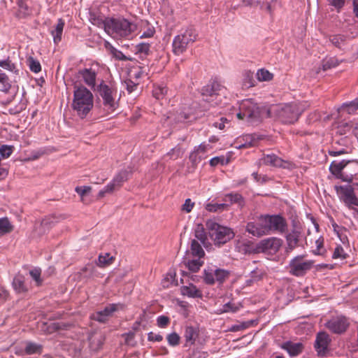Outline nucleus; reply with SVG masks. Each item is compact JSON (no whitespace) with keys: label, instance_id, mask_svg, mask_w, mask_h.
Here are the masks:
<instances>
[{"label":"nucleus","instance_id":"f257e3e1","mask_svg":"<svg viewBox=\"0 0 358 358\" xmlns=\"http://www.w3.org/2000/svg\"><path fill=\"white\" fill-rule=\"evenodd\" d=\"M73 89L71 107L77 115L83 119L93 108L94 96L90 90L83 85H75Z\"/></svg>","mask_w":358,"mask_h":358},{"label":"nucleus","instance_id":"f03ea898","mask_svg":"<svg viewBox=\"0 0 358 358\" xmlns=\"http://www.w3.org/2000/svg\"><path fill=\"white\" fill-rule=\"evenodd\" d=\"M329 170L333 175L344 182H352L354 178L358 179V162L356 160L334 161Z\"/></svg>","mask_w":358,"mask_h":358},{"label":"nucleus","instance_id":"7ed1b4c3","mask_svg":"<svg viewBox=\"0 0 358 358\" xmlns=\"http://www.w3.org/2000/svg\"><path fill=\"white\" fill-rule=\"evenodd\" d=\"M104 28L114 37H127L135 31L136 27L124 18H110L105 20Z\"/></svg>","mask_w":358,"mask_h":358},{"label":"nucleus","instance_id":"20e7f679","mask_svg":"<svg viewBox=\"0 0 358 358\" xmlns=\"http://www.w3.org/2000/svg\"><path fill=\"white\" fill-rule=\"evenodd\" d=\"M262 109L252 99L242 101L239 105V111L236 116L239 120H243L254 124L261 121Z\"/></svg>","mask_w":358,"mask_h":358},{"label":"nucleus","instance_id":"39448f33","mask_svg":"<svg viewBox=\"0 0 358 358\" xmlns=\"http://www.w3.org/2000/svg\"><path fill=\"white\" fill-rule=\"evenodd\" d=\"M206 227L209 235L215 245L221 246L234 237V232L231 228L220 225L219 224L208 220Z\"/></svg>","mask_w":358,"mask_h":358},{"label":"nucleus","instance_id":"423d86ee","mask_svg":"<svg viewBox=\"0 0 358 358\" xmlns=\"http://www.w3.org/2000/svg\"><path fill=\"white\" fill-rule=\"evenodd\" d=\"M225 88L217 81L213 80L202 87L201 94L203 100L211 106H216L221 102V96L224 95Z\"/></svg>","mask_w":358,"mask_h":358},{"label":"nucleus","instance_id":"0eeeda50","mask_svg":"<svg viewBox=\"0 0 358 358\" xmlns=\"http://www.w3.org/2000/svg\"><path fill=\"white\" fill-rule=\"evenodd\" d=\"M197 34L195 29L190 27L177 35L173 41V52L175 55L182 54L189 44L193 43L196 39Z\"/></svg>","mask_w":358,"mask_h":358},{"label":"nucleus","instance_id":"6e6552de","mask_svg":"<svg viewBox=\"0 0 358 358\" xmlns=\"http://www.w3.org/2000/svg\"><path fill=\"white\" fill-rule=\"evenodd\" d=\"M97 92L103 99V103L107 110L110 112H113L117 106V103L115 100L116 90L114 87L102 81L97 86Z\"/></svg>","mask_w":358,"mask_h":358},{"label":"nucleus","instance_id":"1a4fd4ad","mask_svg":"<svg viewBox=\"0 0 358 358\" xmlns=\"http://www.w3.org/2000/svg\"><path fill=\"white\" fill-rule=\"evenodd\" d=\"M129 175V171L127 170H121L115 176L110 182L99 192L97 198L102 199L106 194H113L115 191L118 190L122 186L123 183L128 180Z\"/></svg>","mask_w":358,"mask_h":358},{"label":"nucleus","instance_id":"9d476101","mask_svg":"<svg viewBox=\"0 0 358 358\" xmlns=\"http://www.w3.org/2000/svg\"><path fill=\"white\" fill-rule=\"evenodd\" d=\"M335 190L340 200L348 207L358 206V198L355 196L353 188L350 185H336L335 186Z\"/></svg>","mask_w":358,"mask_h":358},{"label":"nucleus","instance_id":"9b49d317","mask_svg":"<svg viewBox=\"0 0 358 358\" xmlns=\"http://www.w3.org/2000/svg\"><path fill=\"white\" fill-rule=\"evenodd\" d=\"M265 215H261L256 222L248 223L246 231L254 236L261 237L269 234V228L265 222Z\"/></svg>","mask_w":358,"mask_h":358},{"label":"nucleus","instance_id":"f8f14e48","mask_svg":"<svg viewBox=\"0 0 358 358\" xmlns=\"http://www.w3.org/2000/svg\"><path fill=\"white\" fill-rule=\"evenodd\" d=\"M306 245L307 242L303 224L298 220H292V249L296 247L304 248Z\"/></svg>","mask_w":358,"mask_h":358},{"label":"nucleus","instance_id":"ddd939ff","mask_svg":"<svg viewBox=\"0 0 358 358\" xmlns=\"http://www.w3.org/2000/svg\"><path fill=\"white\" fill-rule=\"evenodd\" d=\"M266 221L268 227L269 228V233L271 231L283 232L286 229V222L285 219L278 215H265Z\"/></svg>","mask_w":358,"mask_h":358},{"label":"nucleus","instance_id":"4468645a","mask_svg":"<svg viewBox=\"0 0 358 358\" xmlns=\"http://www.w3.org/2000/svg\"><path fill=\"white\" fill-rule=\"evenodd\" d=\"M268 117L275 116L282 121H285L291 114V106L289 104H279L271 106L268 110Z\"/></svg>","mask_w":358,"mask_h":358},{"label":"nucleus","instance_id":"2eb2a0df","mask_svg":"<svg viewBox=\"0 0 358 358\" xmlns=\"http://www.w3.org/2000/svg\"><path fill=\"white\" fill-rule=\"evenodd\" d=\"M122 305L120 303H111L106 306L103 310L98 311L93 315V319L104 323L108 318L112 316L113 313L117 311L119 308H122Z\"/></svg>","mask_w":358,"mask_h":358},{"label":"nucleus","instance_id":"dca6fc26","mask_svg":"<svg viewBox=\"0 0 358 358\" xmlns=\"http://www.w3.org/2000/svg\"><path fill=\"white\" fill-rule=\"evenodd\" d=\"M348 326V323L345 317H334L326 323L327 328L336 334L344 332Z\"/></svg>","mask_w":358,"mask_h":358},{"label":"nucleus","instance_id":"f3484780","mask_svg":"<svg viewBox=\"0 0 358 358\" xmlns=\"http://www.w3.org/2000/svg\"><path fill=\"white\" fill-rule=\"evenodd\" d=\"M329 342V336L327 333L320 332L317 334L315 346L319 355H324L326 353Z\"/></svg>","mask_w":358,"mask_h":358},{"label":"nucleus","instance_id":"a211bd4d","mask_svg":"<svg viewBox=\"0 0 358 358\" xmlns=\"http://www.w3.org/2000/svg\"><path fill=\"white\" fill-rule=\"evenodd\" d=\"M281 246V240L275 237L268 238L262 240L258 245V248L263 252L267 250H278Z\"/></svg>","mask_w":358,"mask_h":358},{"label":"nucleus","instance_id":"6ab92c4d","mask_svg":"<svg viewBox=\"0 0 358 358\" xmlns=\"http://www.w3.org/2000/svg\"><path fill=\"white\" fill-rule=\"evenodd\" d=\"M199 329L192 326H187L185 329L184 338L185 346H190L195 343L199 336Z\"/></svg>","mask_w":358,"mask_h":358},{"label":"nucleus","instance_id":"aec40b11","mask_svg":"<svg viewBox=\"0 0 358 358\" xmlns=\"http://www.w3.org/2000/svg\"><path fill=\"white\" fill-rule=\"evenodd\" d=\"M0 84L1 85V90L3 91V92H8L9 90H11V92H10L11 97L8 98L6 101V103H9L14 99L17 92H16V90H15V89L11 88V85L9 83L8 77L6 75V73H3L1 69H0Z\"/></svg>","mask_w":358,"mask_h":358},{"label":"nucleus","instance_id":"412c9836","mask_svg":"<svg viewBox=\"0 0 358 358\" xmlns=\"http://www.w3.org/2000/svg\"><path fill=\"white\" fill-rule=\"evenodd\" d=\"M180 291L182 295L191 298H201L203 296L202 292L193 284L182 286L180 288Z\"/></svg>","mask_w":358,"mask_h":358},{"label":"nucleus","instance_id":"4be33fe9","mask_svg":"<svg viewBox=\"0 0 358 358\" xmlns=\"http://www.w3.org/2000/svg\"><path fill=\"white\" fill-rule=\"evenodd\" d=\"M262 163L266 165H272L274 166L286 167L285 164L288 163L283 161L281 158L275 155H268L262 159Z\"/></svg>","mask_w":358,"mask_h":358},{"label":"nucleus","instance_id":"5701e85b","mask_svg":"<svg viewBox=\"0 0 358 358\" xmlns=\"http://www.w3.org/2000/svg\"><path fill=\"white\" fill-rule=\"evenodd\" d=\"M311 268V263L305 262L302 263L296 262V258L292 259V274L295 275H303V273Z\"/></svg>","mask_w":358,"mask_h":358},{"label":"nucleus","instance_id":"b1692460","mask_svg":"<svg viewBox=\"0 0 358 358\" xmlns=\"http://www.w3.org/2000/svg\"><path fill=\"white\" fill-rule=\"evenodd\" d=\"M85 83L90 87H94L96 74L92 69H85L80 71Z\"/></svg>","mask_w":358,"mask_h":358},{"label":"nucleus","instance_id":"393cba45","mask_svg":"<svg viewBox=\"0 0 358 358\" xmlns=\"http://www.w3.org/2000/svg\"><path fill=\"white\" fill-rule=\"evenodd\" d=\"M64 21L59 18L55 28L51 31V35L53 37V41L55 44L59 43L62 40V36L64 27Z\"/></svg>","mask_w":358,"mask_h":358},{"label":"nucleus","instance_id":"a878e982","mask_svg":"<svg viewBox=\"0 0 358 358\" xmlns=\"http://www.w3.org/2000/svg\"><path fill=\"white\" fill-rule=\"evenodd\" d=\"M150 53V45L147 43H140L135 46V54L143 61Z\"/></svg>","mask_w":358,"mask_h":358},{"label":"nucleus","instance_id":"bb28decb","mask_svg":"<svg viewBox=\"0 0 358 358\" xmlns=\"http://www.w3.org/2000/svg\"><path fill=\"white\" fill-rule=\"evenodd\" d=\"M13 287L17 293H24L27 291V285H25L24 277L22 275H17L13 278Z\"/></svg>","mask_w":358,"mask_h":358},{"label":"nucleus","instance_id":"cd10ccee","mask_svg":"<svg viewBox=\"0 0 358 358\" xmlns=\"http://www.w3.org/2000/svg\"><path fill=\"white\" fill-rule=\"evenodd\" d=\"M105 338L103 334H96L90 338V348L92 350L97 351L101 348Z\"/></svg>","mask_w":358,"mask_h":358},{"label":"nucleus","instance_id":"c85d7f7f","mask_svg":"<svg viewBox=\"0 0 358 358\" xmlns=\"http://www.w3.org/2000/svg\"><path fill=\"white\" fill-rule=\"evenodd\" d=\"M224 201L225 202L229 201L231 204L236 203L240 207H243L245 205V201L241 194L238 193H231L226 194Z\"/></svg>","mask_w":358,"mask_h":358},{"label":"nucleus","instance_id":"c756f323","mask_svg":"<svg viewBox=\"0 0 358 358\" xmlns=\"http://www.w3.org/2000/svg\"><path fill=\"white\" fill-rule=\"evenodd\" d=\"M241 306L240 303L238 304L232 301H229L218 310V313L220 314L224 313H236L239 310Z\"/></svg>","mask_w":358,"mask_h":358},{"label":"nucleus","instance_id":"7c9ffc66","mask_svg":"<svg viewBox=\"0 0 358 358\" xmlns=\"http://www.w3.org/2000/svg\"><path fill=\"white\" fill-rule=\"evenodd\" d=\"M191 251L193 256L198 257L199 258L203 257L205 255L201 245L196 240L192 241Z\"/></svg>","mask_w":358,"mask_h":358},{"label":"nucleus","instance_id":"2f4dec72","mask_svg":"<svg viewBox=\"0 0 358 358\" xmlns=\"http://www.w3.org/2000/svg\"><path fill=\"white\" fill-rule=\"evenodd\" d=\"M339 141H333L331 149L329 151V154L331 156L336 157L338 155L348 153V149L343 147L339 148L337 144Z\"/></svg>","mask_w":358,"mask_h":358},{"label":"nucleus","instance_id":"473e14b6","mask_svg":"<svg viewBox=\"0 0 358 358\" xmlns=\"http://www.w3.org/2000/svg\"><path fill=\"white\" fill-rule=\"evenodd\" d=\"M13 230V226L7 217L0 218V232L2 234H8Z\"/></svg>","mask_w":358,"mask_h":358},{"label":"nucleus","instance_id":"72a5a7b5","mask_svg":"<svg viewBox=\"0 0 358 358\" xmlns=\"http://www.w3.org/2000/svg\"><path fill=\"white\" fill-rule=\"evenodd\" d=\"M42 346L41 345L28 342L26 345L24 351L27 355H33L36 353H41Z\"/></svg>","mask_w":358,"mask_h":358},{"label":"nucleus","instance_id":"f704fd0d","mask_svg":"<svg viewBox=\"0 0 358 358\" xmlns=\"http://www.w3.org/2000/svg\"><path fill=\"white\" fill-rule=\"evenodd\" d=\"M264 274V272L261 269L256 268V269L253 270L250 273V278L247 280V281H246L247 285H250L254 282L260 280L262 278Z\"/></svg>","mask_w":358,"mask_h":358},{"label":"nucleus","instance_id":"c9c22d12","mask_svg":"<svg viewBox=\"0 0 358 358\" xmlns=\"http://www.w3.org/2000/svg\"><path fill=\"white\" fill-rule=\"evenodd\" d=\"M113 257L109 253L100 255L98 258L97 265L100 267H105L112 264Z\"/></svg>","mask_w":358,"mask_h":358},{"label":"nucleus","instance_id":"e433bc0d","mask_svg":"<svg viewBox=\"0 0 358 358\" xmlns=\"http://www.w3.org/2000/svg\"><path fill=\"white\" fill-rule=\"evenodd\" d=\"M215 281L222 283L229 276V272L224 269L216 268L214 270Z\"/></svg>","mask_w":358,"mask_h":358},{"label":"nucleus","instance_id":"4c0bfd02","mask_svg":"<svg viewBox=\"0 0 358 358\" xmlns=\"http://www.w3.org/2000/svg\"><path fill=\"white\" fill-rule=\"evenodd\" d=\"M257 78L259 81H270L273 79V75L265 69H261L257 72Z\"/></svg>","mask_w":358,"mask_h":358},{"label":"nucleus","instance_id":"58836bf2","mask_svg":"<svg viewBox=\"0 0 358 358\" xmlns=\"http://www.w3.org/2000/svg\"><path fill=\"white\" fill-rule=\"evenodd\" d=\"M339 64V61L335 57H329L322 61V69L324 71H327L331 68H334Z\"/></svg>","mask_w":358,"mask_h":358},{"label":"nucleus","instance_id":"ea45409f","mask_svg":"<svg viewBox=\"0 0 358 358\" xmlns=\"http://www.w3.org/2000/svg\"><path fill=\"white\" fill-rule=\"evenodd\" d=\"M244 143H241L237 146L238 148H250L255 145L256 138L254 135L248 134L243 136Z\"/></svg>","mask_w":358,"mask_h":358},{"label":"nucleus","instance_id":"a19ab883","mask_svg":"<svg viewBox=\"0 0 358 358\" xmlns=\"http://www.w3.org/2000/svg\"><path fill=\"white\" fill-rule=\"evenodd\" d=\"M227 203H209L206 206V209L210 212L222 211L228 207Z\"/></svg>","mask_w":358,"mask_h":358},{"label":"nucleus","instance_id":"79ce46f5","mask_svg":"<svg viewBox=\"0 0 358 358\" xmlns=\"http://www.w3.org/2000/svg\"><path fill=\"white\" fill-rule=\"evenodd\" d=\"M195 237L199 240L203 244H205L206 241L207 240V236L203 228V226L201 224H197L195 229Z\"/></svg>","mask_w":358,"mask_h":358},{"label":"nucleus","instance_id":"37998d69","mask_svg":"<svg viewBox=\"0 0 358 358\" xmlns=\"http://www.w3.org/2000/svg\"><path fill=\"white\" fill-rule=\"evenodd\" d=\"M166 339L170 346L176 347L180 344V336L176 332H173L167 335Z\"/></svg>","mask_w":358,"mask_h":358},{"label":"nucleus","instance_id":"c03bdc74","mask_svg":"<svg viewBox=\"0 0 358 358\" xmlns=\"http://www.w3.org/2000/svg\"><path fill=\"white\" fill-rule=\"evenodd\" d=\"M204 282L208 285H213L215 282V272L213 269L204 271Z\"/></svg>","mask_w":358,"mask_h":358},{"label":"nucleus","instance_id":"a18cd8bd","mask_svg":"<svg viewBox=\"0 0 358 358\" xmlns=\"http://www.w3.org/2000/svg\"><path fill=\"white\" fill-rule=\"evenodd\" d=\"M316 249L313 250L315 255H323L325 250L324 249V238L322 236H320L315 240Z\"/></svg>","mask_w":358,"mask_h":358},{"label":"nucleus","instance_id":"49530a36","mask_svg":"<svg viewBox=\"0 0 358 358\" xmlns=\"http://www.w3.org/2000/svg\"><path fill=\"white\" fill-rule=\"evenodd\" d=\"M0 66L12 72H17L15 64L9 58L0 61Z\"/></svg>","mask_w":358,"mask_h":358},{"label":"nucleus","instance_id":"de8ad7c7","mask_svg":"<svg viewBox=\"0 0 358 358\" xmlns=\"http://www.w3.org/2000/svg\"><path fill=\"white\" fill-rule=\"evenodd\" d=\"M28 61L29 69L32 72L38 73L41 71V66L38 61L34 59L33 57H29Z\"/></svg>","mask_w":358,"mask_h":358},{"label":"nucleus","instance_id":"09e8293b","mask_svg":"<svg viewBox=\"0 0 358 358\" xmlns=\"http://www.w3.org/2000/svg\"><path fill=\"white\" fill-rule=\"evenodd\" d=\"M330 42L336 47L340 48L344 43L345 37L343 35H334L330 36Z\"/></svg>","mask_w":358,"mask_h":358},{"label":"nucleus","instance_id":"8fccbe9b","mask_svg":"<svg viewBox=\"0 0 358 358\" xmlns=\"http://www.w3.org/2000/svg\"><path fill=\"white\" fill-rule=\"evenodd\" d=\"M182 151L180 148L179 147H175L173 149L171 150L170 152L167 153V157H169V159L176 160L180 157H182Z\"/></svg>","mask_w":358,"mask_h":358},{"label":"nucleus","instance_id":"3c124183","mask_svg":"<svg viewBox=\"0 0 358 358\" xmlns=\"http://www.w3.org/2000/svg\"><path fill=\"white\" fill-rule=\"evenodd\" d=\"M26 108V104L22 100L20 101L19 103L15 107H10L8 108V112L11 115H17L24 110Z\"/></svg>","mask_w":358,"mask_h":358},{"label":"nucleus","instance_id":"603ef678","mask_svg":"<svg viewBox=\"0 0 358 358\" xmlns=\"http://www.w3.org/2000/svg\"><path fill=\"white\" fill-rule=\"evenodd\" d=\"M202 265L199 259H193L187 262L188 268L192 272H197Z\"/></svg>","mask_w":358,"mask_h":358},{"label":"nucleus","instance_id":"864d4df0","mask_svg":"<svg viewBox=\"0 0 358 358\" xmlns=\"http://www.w3.org/2000/svg\"><path fill=\"white\" fill-rule=\"evenodd\" d=\"M29 274L31 277L34 280L37 284L39 285L42 282V280L41 279V270L40 268H34L29 271Z\"/></svg>","mask_w":358,"mask_h":358},{"label":"nucleus","instance_id":"5fc2aeb1","mask_svg":"<svg viewBox=\"0 0 358 358\" xmlns=\"http://www.w3.org/2000/svg\"><path fill=\"white\" fill-rule=\"evenodd\" d=\"M346 257L347 254L345 252L343 248L341 245H338L335 248L332 256L334 259L340 258L341 259H345Z\"/></svg>","mask_w":358,"mask_h":358},{"label":"nucleus","instance_id":"6e6d98bb","mask_svg":"<svg viewBox=\"0 0 358 358\" xmlns=\"http://www.w3.org/2000/svg\"><path fill=\"white\" fill-rule=\"evenodd\" d=\"M343 106L347 108L348 113H352L358 109V99L357 98L350 103H344Z\"/></svg>","mask_w":358,"mask_h":358},{"label":"nucleus","instance_id":"4d7b16f0","mask_svg":"<svg viewBox=\"0 0 358 358\" xmlns=\"http://www.w3.org/2000/svg\"><path fill=\"white\" fill-rule=\"evenodd\" d=\"M170 322V319L165 315H160L157 319V326L160 328H165Z\"/></svg>","mask_w":358,"mask_h":358},{"label":"nucleus","instance_id":"13d9d810","mask_svg":"<svg viewBox=\"0 0 358 358\" xmlns=\"http://www.w3.org/2000/svg\"><path fill=\"white\" fill-rule=\"evenodd\" d=\"M138 84V83L132 81L131 79H127L124 80L123 85L128 91V92L131 93L136 89Z\"/></svg>","mask_w":358,"mask_h":358},{"label":"nucleus","instance_id":"bf43d9fd","mask_svg":"<svg viewBox=\"0 0 358 358\" xmlns=\"http://www.w3.org/2000/svg\"><path fill=\"white\" fill-rule=\"evenodd\" d=\"M91 190L92 187L90 186H78L75 189V191L80 196L81 199H83V198Z\"/></svg>","mask_w":358,"mask_h":358},{"label":"nucleus","instance_id":"052dcab7","mask_svg":"<svg viewBox=\"0 0 358 358\" xmlns=\"http://www.w3.org/2000/svg\"><path fill=\"white\" fill-rule=\"evenodd\" d=\"M13 152V147L8 145H1L0 147V155L4 157H8Z\"/></svg>","mask_w":358,"mask_h":358},{"label":"nucleus","instance_id":"680f3d73","mask_svg":"<svg viewBox=\"0 0 358 358\" xmlns=\"http://www.w3.org/2000/svg\"><path fill=\"white\" fill-rule=\"evenodd\" d=\"M166 92H167V90L165 87H155L153 90V96L157 99H160L163 98V96L166 93Z\"/></svg>","mask_w":358,"mask_h":358},{"label":"nucleus","instance_id":"e2e57ef3","mask_svg":"<svg viewBox=\"0 0 358 358\" xmlns=\"http://www.w3.org/2000/svg\"><path fill=\"white\" fill-rule=\"evenodd\" d=\"M303 344L301 342L292 343V357L296 356L302 352Z\"/></svg>","mask_w":358,"mask_h":358},{"label":"nucleus","instance_id":"0e129e2a","mask_svg":"<svg viewBox=\"0 0 358 358\" xmlns=\"http://www.w3.org/2000/svg\"><path fill=\"white\" fill-rule=\"evenodd\" d=\"M329 3L339 11L344 6L345 0H327Z\"/></svg>","mask_w":358,"mask_h":358},{"label":"nucleus","instance_id":"69168bd1","mask_svg":"<svg viewBox=\"0 0 358 358\" xmlns=\"http://www.w3.org/2000/svg\"><path fill=\"white\" fill-rule=\"evenodd\" d=\"M148 340L152 342H160L163 340V336L159 334H155L151 331L148 334Z\"/></svg>","mask_w":358,"mask_h":358},{"label":"nucleus","instance_id":"338daca9","mask_svg":"<svg viewBox=\"0 0 358 358\" xmlns=\"http://www.w3.org/2000/svg\"><path fill=\"white\" fill-rule=\"evenodd\" d=\"M194 206V203L192 202L190 199H187L185 201L184 204L182 206V210L185 211L186 213H189L192 211Z\"/></svg>","mask_w":358,"mask_h":358},{"label":"nucleus","instance_id":"774afa93","mask_svg":"<svg viewBox=\"0 0 358 358\" xmlns=\"http://www.w3.org/2000/svg\"><path fill=\"white\" fill-rule=\"evenodd\" d=\"M199 152L194 150L189 155V160L192 162L194 166H196L198 162H199L202 157L199 156Z\"/></svg>","mask_w":358,"mask_h":358}]
</instances>
